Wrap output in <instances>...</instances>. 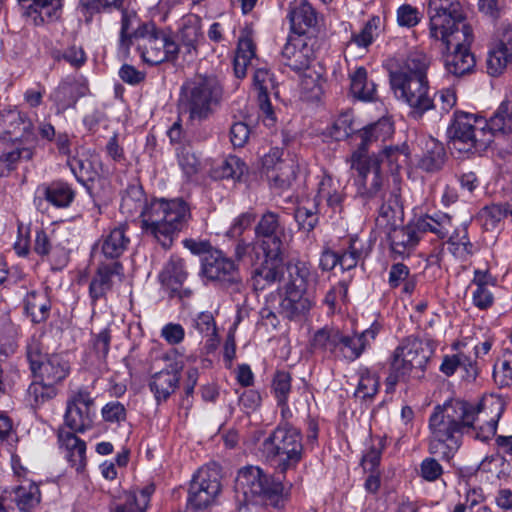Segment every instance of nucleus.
I'll return each mask as SVG.
<instances>
[{
	"instance_id": "obj_1",
	"label": "nucleus",
	"mask_w": 512,
	"mask_h": 512,
	"mask_svg": "<svg viewBox=\"0 0 512 512\" xmlns=\"http://www.w3.org/2000/svg\"><path fill=\"white\" fill-rule=\"evenodd\" d=\"M120 211L130 217L139 213L143 235L165 250L172 247L175 238L188 226L191 218L189 205L182 198L153 199L147 203L142 186L137 184L129 185L124 191Z\"/></svg>"
},
{
	"instance_id": "obj_2",
	"label": "nucleus",
	"mask_w": 512,
	"mask_h": 512,
	"mask_svg": "<svg viewBox=\"0 0 512 512\" xmlns=\"http://www.w3.org/2000/svg\"><path fill=\"white\" fill-rule=\"evenodd\" d=\"M430 37L440 40L447 54L444 55L446 71L456 77L470 73L476 61L470 51L473 30L459 0H429Z\"/></svg>"
},
{
	"instance_id": "obj_3",
	"label": "nucleus",
	"mask_w": 512,
	"mask_h": 512,
	"mask_svg": "<svg viewBox=\"0 0 512 512\" xmlns=\"http://www.w3.org/2000/svg\"><path fill=\"white\" fill-rule=\"evenodd\" d=\"M480 410V405L459 400L435 407L429 418V452L446 461L452 459L462 444L463 434L470 432Z\"/></svg>"
},
{
	"instance_id": "obj_4",
	"label": "nucleus",
	"mask_w": 512,
	"mask_h": 512,
	"mask_svg": "<svg viewBox=\"0 0 512 512\" xmlns=\"http://www.w3.org/2000/svg\"><path fill=\"white\" fill-rule=\"evenodd\" d=\"M136 47L141 59L150 65L177 59L180 47L153 22L139 23L136 14L122 12L119 49L128 55Z\"/></svg>"
},
{
	"instance_id": "obj_5",
	"label": "nucleus",
	"mask_w": 512,
	"mask_h": 512,
	"mask_svg": "<svg viewBox=\"0 0 512 512\" xmlns=\"http://www.w3.org/2000/svg\"><path fill=\"white\" fill-rule=\"evenodd\" d=\"M429 65L430 60L425 54L415 52L389 74L395 96L409 106V116L415 120L422 119L426 112L435 108L427 78Z\"/></svg>"
},
{
	"instance_id": "obj_6",
	"label": "nucleus",
	"mask_w": 512,
	"mask_h": 512,
	"mask_svg": "<svg viewBox=\"0 0 512 512\" xmlns=\"http://www.w3.org/2000/svg\"><path fill=\"white\" fill-rule=\"evenodd\" d=\"M254 231L264 259L254 268L252 277L255 288L263 290L283 276L287 233L279 214L273 211H266L261 216Z\"/></svg>"
},
{
	"instance_id": "obj_7",
	"label": "nucleus",
	"mask_w": 512,
	"mask_h": 512,
	"mask_svg": "<svg viewBox=\"0 0 512 512\" xmlns=\"http://www.w3.org/2000/svg\"><path fill=\"white\" fill-rule=\"evenodd\" d=\"M235 499L240 505H264L278 508L284 502V485L280 479L264 473L256 466L239 470L234 485Z\"/></svg>"
},
{
	"instance_id": "obj_8",
	"label": "nucleus",
	"mask_w": 512,
	"mask_h": 512,
	"mask_svg": "<svg viewBox=\"0 0 512 512\" xmlns=\"http://www.w3.org/2000/svg\"><path fill=\"white\" fill-rule=\"evenodd\" d=\"M222 97L223 87L216 76L196 74L183 83L180 102L190 120L204 121L220 106Z\"/></svg>"
},
{
	"instance_id": "obj_9",
	"label": "nucleus",
	"mask_w": 512,
	"mask_h": 512,
	"mask_svg": "<svg viewBox=\"0 0 512 512\" xmlns=\"http://www.w3.org/2000/svg\"><path fill=\"white\" fill-rule=\"evenodd\" d=\"M266 458L275 469L285 474L302 460L304 447L301 431L288 422H281L263 442Z\"/></svg>"
},
{
	"instance_id": "obj_10",
	"label": "nucleus",
	"mask_w": 512,
	"mask_h": 512,
	"mask_svg": "<svg viewBox=\"0 0 512 512\" xmlns=\"http://www.w3.org/2000/svg\"><path fill=\"white\" fill-rule=\"evenodd\" d=\"M481 123L482 120H478L473 114L456 111L447 128L451 148L467 156L485 151L493 139L486 126H478Z\"/></svg>"
},
{
	"instance_id": "obj_11",
	"label": "nucleus",
	"mask_w": 512,
	"mask_h": 512,
	"mask_svg": "<svg viewBox=\"0 0 512 512\" xmlns=\"http://www.w3.org/2000/svg\"><path fill=\"white\" fill-rule=\"evenodd\" d=\"M433 348L416 337L409 336L402 340L393 352L388 380L395 383L399 378L410 375L413 371L423 373L433 355Z\"/></svg>"
},
{
	"instance_id": "obj_12",
	"label": "nucleus",
	"mask_w": 512,
	"mask_h": 512,
	"mask_svg": "<svg viewBox=\"0 0 512 512\" xmlns=\"http://www.w3.org/2000/svg\"><path fill=\"white\" fill-rule=\"evenodd\" d=\"M26 354L35 379L58 388L70 373L69 362L60 354H43L38 341L33 340L27 345Z\"/></svg>"
},
{
	"instance_id": "obj_13",
	"label": "nucleus",
	"mask_w": 512,
	"mask_h": 512,
	"mask_svg": "<svg viewBox=\"0 0 512 512\" xmlns=\"http://www.w3.org/2000/svg\"><path fill=\"white\" fill-rule=\"evenodd\" d=\"M200 274L207 280L229 289L231 293H240L244 288L236 263L217 249L202 258Z\"/></svg>"
},
{
	"instance_id": "obj_14",
	"label": "nucleus",
	"mask_w": 512,
	"mask_h": 512,
	"mask_svg": "<svg viewBox=\"0 0 512 512\" xmlns=\"http://www.w3.org/2000/svg\"><path fill=\"white\" fill-rule=\"evenodd\" d=\"M359 166H352L351 169L357 172L355 183L357 195L365 202L380 198L384 193V176L380 167L379 159H371L369 162H359Z\"/></svg>"
},
{
	"instance_id": "obj_15",
	"label": "nucleus",
	"mask_w": 512,
	"mask_h": 512,
	"mask_svg": "<svg viewBox=\"0 0 512 512\" xmlns=\"http://www.w3.org/2000/svg\"><path fill=\"white\" fill-rule=\"evenodd\" d=\"M393 134L392 123L385 118L357 129L355 135L360 139L357 149L352 153L350 162L352 166H359V162H369L371 159H379L376 155L369 156L370 147L377 142H384Z\"/></svg>"
},
{
	"instance_id": "obj_16",
	"label": "nucleus",
	"mask_w": 512,
	"mask_h": 512,
	"mask_svg": "<svg viewBox=\"0 0 512 512\" xmlns=\"http://www.w3.org/2000/svg\"><path fill=\"white\" fill-rule=\"evenodd\" d=\"M220 491L218 473L215 470L201 468L190 483L188 504L195 509L206 508Z\"/></svg>"
},
{
	"instance_id": "obj_17",
	"label": "nucleus",
	"mask_w": 512,
	"mask_h": 512,
	"mask_svg": "<svg viewBox=\"0 0 512 512\" xmlns=\"http://www.w3.org/2000/svg\"><path fill=\"white\" fill-rule=\"evenodd\" d=\"M41 498L39 487L32 482L0 493V512H29Z\"/></svg>"
},
{
	"instance_id": "obj_18",
	"label": "nucleus",
	"mask_w": 512,
	"mask_h": 512,
	"mask_svg": "<svg viewBox=\"0 0 512 512\" xmlns=\"http://www.w3.org/2000/svg\"><path fill=\"white\" fill-rule=\"evenodd\" d=\"M284 282L285 291L306 292L316 282V273L308 263L303 261L284 262L283 276L276 282Z\"/></svg>"
},
{
	"instance_id": "obj_19",
	"label": "nucleus",
	"mask_w": 512,
	"mask_h": 512,
	"mask_svg": "<svg viewBox=\"0 0 512 512\" xmlns=\"http://www.w3.org/2000/svg\"><path fill=\"white\" fill-rule=\"evenodd\" d=\"M391 252L401 258L409 256L420 241V236L413 220L404 226H393L389 233Z\"/></svg>"
},
{
	"instance_id": "obj_20",
	"label": "nucleus",
	"mask_w": 512,
	"mask_h": 512,
	"mask_svg": "<svg viewBox=\"0 0 512 512\" xmlns=\"http://www.w3.org/2000/svg\"><path fill=\"white\" fill-rule=\"evenodd\" d=\"M24 14L33 19L35 25L60 18L63 0H18Z\"/></svg>"
},
{
	"instance_id": "obj_21",
	"label": "nucleus",
	"mask_w": 512,
	"mask_h": 512,
	"mask_svg": "<svg viewBox=\"0 0 512 512\" xmlns=\"http://www.w3.org/2000/svg\"><path fill=\"white\" fill-rule=\"evenodd\" d=\"M123 266L115 261L111 264H102L98 267L89 285V296L94 306L99 299L105 298L112 289V277L122 273Z\"/></svg>"
},
{
	"instance_id": "obj_22",
	"label": "nucleus",
	"mask_w": 512,
	"mask_h": 512,
	"mask_svg": "<svg viewBox=\"0 0 512 512\" xmlns=\"http://www.w3.org/2000/svg\"><path fill=\"white\" fill-rule=\"evenodd\" d=\"M254 86L258 92V102L260 109L266 114L268 118L274 120L273 109L270 102V94L272 93L276 98L279 96L278 83L273 73L269 70L260 68L254 73Z\"/></svg>"
},
{
	"instance_id": "obj_23",
	"label": "nucleus",
	"mask_w": 512,
	"mask_h": 512,
	"mask_svg": "<svg viewBox=\"0 0 512 512\" xmlns=\"http://www.w3.org/2000/svg\"><path fill=\"white\" fill-rule=\"evenodd\" d=\"M422 155L418 166L427 173L440 171L447 160V154L443 143L433 137L421 139Z\"/></svg>"
},
{
	"instance_id": "obj_24",
	"label": "nucleus",
	"mask_w": 512,
	"mask_h": 512,
	"mask_svg": "<svg viewBox=\"0 0 512 512\" xmlns=\"http://www.w3.org/2000/svg\"><path fill=\"white\" fill-rule=\"evenodd\" d=\"M75 195V191L68 183L53 181L43 186L42 197H35L34 205L40 210L44 201H47L57 208H67L74 201Z\"/></svg>"
},
{
	"instance_id": "obj_25",
	"label": "nucleus",
	"mask_w": 512,
	"mask_h": 512,
	"mask_svg": "<svg viewBox=\"0 0 512 512\" xmlns=\"http://www.w3.org/2000/svg\"><path fill=\"white\" fill-rule=\"evenodd\" d=\"M287 18L290 22L291 31L298 35L307 34L318 23L316 10L306 0L290 6Z\"/></svg>"
},
{
	"instance_id": "obj_26",
	"label": "nucleus",
	"mask_w": 512,
	"mask_h": 512,
	"mask_svg": "<svg viewBox=\"0 0 512 512\" xmlns=\"http://www.w3.org/2000/svg\"><path fill=\"white\" fill-rule=\"evenodd\" d=\"M341 332L340 329L329 326L318 329L310 341L312 350L324 358L336 360Z\"/></svg>"
},
{
	"instance_id": "obj_27",
	"label": "nucleus",
	"mask_w": 512,
	"mask_h": 512,
	"mask_svg": "<svg viewBox=\"0 0 512 512\" xmlns=\"http://www.w3.org/2000/svg\"><path fill=\"white\" fill-rule=\"evenodd\" d=\"M58 441L61 447L66 450V458L75 468L77 473L84 471L86 467V444L78 438L75 433L60 430L58 433Z\"/></svg>"
},
{
	"instance_id": "obj_28",
	"label": "nucleus",
	"mask_w": 512,
	"mask_h": 512,
	"mask_svg": "<svg viewBox=\"0 0 512 512\" xmlns=\"http://www.w3.org/2000/svg\"><path fill=\"white\" fill-rule=\"evenodd\" d=\"M313 305L308 293L285 291L280 302V313L289 320H301L310 311Z\"/></svg>"
},
{
	"instance_id": "obj_29",
	"label": "nucleus",
	"mask_w": 512,
	"mask_h": 512,
	"mask_svg": "<svg viewBox=\"0 0 512 512\" xmlns=\"http://www.w3.org/2000/svg\"><path fill=\"white\" fill-rule=\"evenodd\" d=\"M188 277L185 260L178 255H171L159 274L163 286L170 291H177Z\"/></svg>"
},
{
	"instance_id": "obj_30",
	"label": "nucleus",
	"mask_w": 512,
	"mask_h": 512,
	"mask_svg": "<svg viewBox=\"0 0 512 512\" xmlns=\"http://www.w3.org/2000/svg\"><path fill=\"white\" fill-rule=\"evenodd\" d=\"M344 197L339 182L334 180L330 175H324L319 182L317 195L315 196L316 206L325 202L333 212L341 213L343 210Z\"/></svg>"
},
{
	"instance_id": "obj_31",
	"label": "nucleus",
	"mask_w": 512,
	"mask_h": 512,
	"mask_svg": "<svg viewBox=\"0 0 512 512\" xmlns=\"http://www.w3.org/2000/svg\"><path fill=\"white\" fill-rule=\"evenodd\" d=\"M180 381V371L162 370L152 375L149 383L150 390L153 392L158 403L166 401L178 387Z\"/></svg>"
},
{
	"instance_id": "obj_32",
	"label": "nucleus",
	"mask_w": 512,
	"mask_h": 512,
	"mask_svg": "<svg viewBox=\"0 0 512 512\" xmlns=\"http://www.w3.org/2000/svg\"><path fill=\"white\" fill-rule=\"evenodd\" d=\"M414 225L420 238L427 233L435 234L439 239L449 235L452 228L451 217L444 213H437L434 216H421L413 219Z\"/></svg>"
},
{
	"instance_id": "obj_33",
	"label": "nucleus",
	"mask_w": 512,
	"mask_h": 512,
	"mask_svg": "<svg viewBox=\"0 0 512 512\" xmlns=\"http://www.w3.org/2000/svg\"><path fill=\"white\" fill-rule=\"evenodd\" d=\"M299 166L292 157H287L286 161L267 172V178L270 186L281 192L289 190L296 181Z\"/></svg>"
},
{
	"instance_id": "obj_34",
	"label": "nucleus",
	"mask_w": 512,
	"mask_h": 512,
	"mask_svg": "<svg viewBox=\"0 0 512 512\" xmlns=\"http://www.w3.org/2000/svg\"><path fill=\"white\" fill-rule=\"evenodd\" d=\"M507 42L500 40L487 58V70L491 76L500 75L507 64L512 61V31L504 34Z\"/></svg>"
},
{
	"instance_id": "obj_35",
	"label": "nucleus",
	"mask_w": 512,
	"mask_h": 512,
	"mask_svg": "<svg viewBox=\"0 0 512 512\" xmlns=\"http://www.w3.org/2000/svg\"><path fill=\"white\" fill-rule=\"evenodd\" d=\"M126 230L127 225H120L103 236L101 251L107 259H117L127 250L130 239Z\"/></svg>"
},
{
	"instance_id": "obj_36",
	"label": "nucleus",
	"mask_w": 512,
	"mask_h": 512,
	"mask_svg": "<svg viewBox=\"0 0 512 512\" xmlns=\"http://www.w3.org/2000/svg\"><path fill=\"white\" fill-rule=\"evenodd\" d=\"M371 252V245L354 236L348 240V246L339 252L340 267L343 271L355 268Z\"/></svg>"
},
{
	"instance_id": "obj_37",
	"label": "nucleus",
	"mask_w": 512,
	"mask_h": 512,
	"mask_svg": "<svg viewBox=\"0 0 512 512\" xmlns=\"http://www.w3.org/2000/svg\"><path fill=\"white\" fill-rule=\"evenodd\" d=\"M379 199L381 204L378 209V224L394 226L396 218L403 212L399 193L397 191H388V193H384Z\"/></svg>"
},
{
	"instance_id": "obj_38",
	"label": "nucleus",
	"mask_w": 512,
	"mask_h": 512,
	"mask_svg": "<svg viewBox=\"0 0 512 512\" xmlns=\"http://www.w3.org/2000/svg\"><path fill=\"white\" fill-rule=\"evenodd\" d=\"M24 308L32 322L41 323L48 319L51 303L45 293L31 291L24 300Z\"/></svg>"
},
{
	"instance_id": "obj_39",
	"label": "nucleus",
	"mask_w": 512,
	"mask_h": 512,
	"mask_svg": "<svg viewBox=\"0 0 512 512\" xmlns=\"http://www.w3.org/2000/svg\"><path fill=\"white\" fill-rule=\"evenodd\" d=\"M350 92L362 101H373L376 98V84L368 80L367 70L364 67H358L350 75Z\"/></svg>"
},
{
	"instance_id": "obj_40",
	"label": "nucleus",
	"mask_w": 512,
	"mask_h": 512,
	"mask_svg": "<svg viewBox=\"0 0 512 512\" xmlns=\"http://www.w3.org/2000/svg\"><path fill=\"white\" fill-rule=\"evenodd\" d=\"M485 126L492 134L496 133L508 134L512 132V100H504L501 102L493 116L489 121L485 122Z\"/></svg>"
},
{
	"instance_id": "obj_41",
	"label": "nucleus",
	"mask_w": 512,
	"mask_h": 512,
	"mask_svg": "<svg viewBox=\"0 0 512 512\" xmlns=\"http://www.w3.org/2000/svg\"><path fill=\"white\" fill-rule=\"evenodd\" d=\"M33 149L29 147L19 146L13 143L11 149H6L0 155V177H7L14 171L21 159L31 160L33 157Z\"/></svg>"
},
{
	"instance_id": "obj_42",
	"label": "nucleus",
	"mask_w": 512,
	"mask_h": 512,
	"mask_svg": "<svg viewBox=\"0 0 512 512\" xmlns=\"http://www.w3.org/2000/svg\"><path fill=\"white\" fill-rule=\"evenodd\" d=\"M64 419L66 426L73 433H82L93 425L91 411L84 409V407H76L75 405H67Z\"/></svg>"
},
{
	"instance_id": "obj_43",
	"label": "nucleus",
	"mask_w": 512,
	"mask_h": 512,
	"mask_svg": "<svg viewBox=\"0 0 512 512\" xmlns=\"http://www.w3.org/2000/svg\"><path fill=\"white\" fill-rule=\"evenodd\" d=\"M281 62L296 72L303 71L310 66V58L305 53V48L298 49L290 42H287L282 49Z\"/></svg>"
},
{
	"instance_id": "obj_44",
	"label": "nucleus",
	"mask_w": 512,
	"mask_h": 512,
	"mask_svg": "<svg viewBox=\"0 0 512 512\" xmlns=\"http://www.w3.org/2000/svg\"><path fill=\"white\" fill-rule=\"evenodd\" d=\"M340 339L336 357L338 361L353 362L366 350L356 333L350 336L341 332Z\"/></svg>"
},
{
	"instance_id": "obj_45",
	"label": "nucleus",
	"mask_w": 512,
	"mask_h": 512,
	"mask_svg": "<svg viewBox=\"0 0 512 512\" xmlns=\"http://www.w3.org/2000/svg\"><path fill=\"white\" fill-rule=\"evenodd\" d=\"M58 394V388L41 379H35L27 389L28 400L32 407L38 408L45 402L52 400Z\"/></svg>"
},
{
	"instance_id": "obj_46",
	"label": "nucleus",
	"mask_w": 512,
	"mask_h": 512,
	"mask_svg": "<svg viewBox=\"0 0 512 512\" xmlns=\"http://www.w3.org/2000/svg\"><path fill=\"white\" fill-rule=\"evenodd\" d=\"M379 386V376L375 372H372L368 368L360 369L355 397L361 400H371L378 393Z\"/></svg>"
},
{
	"instance_id": "obj_47",
	"label": "nucleus",
	"mask_w": 512,
	"mask_h": 512,
	"mask_svg": "<svg viewBox=\"0 0 512 512\" xmlns=\"http://www.w3.org/2000/svg\"><path fill=\"white\" fill-rule=\"evenodd\" d=\"M67 165L76 177L77 181L85 184L86 181H93L98 175L94 169L92 162L85 154L69 156Z\"/></svg>"
},
{
	"instance_id": "obj_48",
	"label": "nucleus",
	"mask_w": 512,
	"mask_h": 512,
	"mask_svg": "<svg viewBox=\"0 0 512 512\" xmlns=\"http://www.w3.org/2000/svg\"><path fill=\"white\" fill-rule=\"evenodd\" d=\"M356 131L353 114L351 112H344L332 124L330 135L336 141H341L354 135Z\"/></svg>"
},
{
	"instance_id": "obj_49",
	"label": "nucleus",
	"mask_w": 512,
	"mask_h": 512,
	"mask_svg": "<svg viewBox=\"0 0 512 512\" xmlns=\"http://www.w3.org/2000/svg\"><path fill=\"white\" fill-rule=\"evenodd\" d=\"M55 61L64 60L75 68H79L86 62V54L82 47L72 45L64 51L55 49L51 53Z\"/></svg>"
},
{
	"instance_id": "obj_50",
	"label": "nucleus",
	"mask_w": 512,
	"mask_h": 512,
	"mask_svg": "<svg viewBox=\"0 0 512 512\" xmlns=\"http://www.w3.org/2000/svg\"><path fill=\"white\" fill-rule=\"evenodd\" d=\"M380 23L379 17H372L363 27V29L358 34H353L351 40L347 44V48L352 45H357L358 47L367 48L374 39V31L378 28Z\"/></svg>"
},
{
	"instance_id": "obj_51",
	"label": "nucleus",
	"mask_w": 512,
	"mask_h": 512,
	"mask_svg": "<svg viewBox=\"0 0 512 512\" xmlns=\"http://www.w3.org/2000/svg\"><path fill=\"white\" fill-rule=\"evenodd\" d=\"M316 207L317 206L315 205L313 208H296L294 218L298 224L299 230L309 233L317 226L319 217L317 215Z\"/></svg>"
},
{
	"instance_id": "obj_52",
	"label": "nucleus",
	"mask_w": 512,
	"mask_h": 512,
	"mask_svg": "<svg viewBox=\"0 0 512 512\" xmlns=\"http://www.w3.org/2000/svg\"><path fill=\"white\" fill-rule=\"evenodd\" d=\"M11 123L17 126H22L19 130L22 132L20 137H15L14 144L21 146L22 142H29L35 140V133L33 130L32 122L19 112H11Z\"/></svg>"
},
{
	"instance_id": "obj_53",
	"label": "nucleus",
	"mask_w": 512,
	"mask_h": 512,
	"mask_svg": "<svg viewBox=\"0 0 512 512\" xmlns=\"http://www.w3.org/2000/svg\"><path fill=\"white\" fill-rule=\"evenodd\" d=\"M273 390L278 404H284L288 400L291 390V376L286 371H278L273 379Z\"/></svg>"
},
{
	"instance_id": "obj_54",
	"label": "nucleus",
	"mask_w": 512,
	"mask_h": 512,
	"mask_svg": "<svg viewBox=\"0 0 512 512\" xmlns=\"http://www.w3.org/2000/svg\"><path fill=\"white\" fill-rule=\"evenodd\" d=\"M422 17L418 8L410 4H403L397 9V23L401 27H415L420 23Z\"/></svg>"
},
{
	"instance_id": "obj_55",
	"label": "nucleus",
	"mask_w": 512,
	"mask_h": 512,
	"mask_svg": "<svg viewBox=\"0 0 512 512\" xmlns=\"http://www.w3.org/2000/svg\"><path fill=\"white\" fill-rule=\"evenodd\" d=\"M221 177L239 180L246 171L245 163L237 156L227 157L220 166Z\"/></svg>"
},
{
	"instance_id": "obj_56",
	"label": "nucleus",
	"mask_w": 512,
	"mask_h": 512,
	"mask_svg": "<svg viewBox=\"0 0 512 512\" xmlns=\"http://www.w3.org/2000/svg\"><path fill=\"white\" fill-rule=\"evenodd\" d=\"M493 379L499 387H507L512 384V354L509 355V358L494 365Z\"/></svg>"
},
{
	"instance_id": "obj_57",
	"label": "nucleus",
	"mask_w": 512,
	"mask_h": 512,
	"mask_svg": "<svg viewBox=\"0 0 512 512\" xmlns=\"http://www.w3.org/2000/svg\"><path fill=\"white\" fill-rule=\"evenodd\" d=\"M178 163L187 176L196 174L200 167L199 159L188 148H182L178 152Z\"/></svg>"
},
{
	"instance_id": "obj_58",
	"label": "nucleus",
	"mask_w": 512,
	"mask_h": 512,
	"mask_svg": "<svg viewBox=\"0 0 512 512\" xmlns=\"http://www.w3.org/2000/svg\"><path fill=\"white\" fill-rule=\"evenodd\" d=\"M506 216V211L500 205L486 206L481 211L484 227L494 229L497 224Z\"/></svg>"
},
{
	"instance_id": "obj_59",
	"label": "nucleus",
	"mask_w": 512,
	"mask_h": 512,
	"mask_svg": "<svg viewBox=\"0 0 512 512\" xmlns=\"http://www.w3.org/2000/svg\"><path fill=\"white\" fill-rule=\"evenodd\" d=\"M250 135L248 124L243 121L234 122L230 127V141L234 147H244Z\"/></svg>"
},
{
	"instance_id": "obj_60",
	"label": "nucleus",
	"mask_w": 512,
	"mask_h": 512,
	"mask_svg": "<svg viewBox=\"0 0 512 512\" xmlns=\"http://www.w3.org/2000/svg\"><path fill=\"white\" fill-rule=\"evenodd\" d=\"M101 413L106 422L120 423L126 419V409L123 404L117 401L107 403L102 408Z\"/></svg>"
},
{
	"instance_id": "obj_61",
	"label": "nucleus",
	"mask_w": 512,
	"mask_h": 512,
	"mask_svg": "<svg viewBox=\"0 0 512 512\" xmlns=\"http://www.w3.org/2000/svg\"><path fill=\"white\" fill-rule=\"evenodd\" d=\"M443 474V468L434 458H425L420 465V475L429 482L436 481Z\"/></svg>"
},
{
	"instance_id": "obj_62",
	"label": "nucleus",
	"mask_w": 512,
	"mask_h": 512,
	"mask_svg": "<svg viewBox=\"0 0 512 512\" xmlns=\"http://www.w3.org/2000/svg\"><path fill=\"white\" fill-rule=\"evenodd\" d=\"M254 220L255 215L251 212H244L240 214L233 221L231 227L227 231V235L232 238L241 236L242 233L252 224Z\"/></svg>"
},
{
	"instance_id": "obj_63",
	"label": "nucleus",
	"mask_w": 512,
	"mask_h": 512,
	"mask_svg": "<svg viewBox=\"0 0 512 512\" xmlns=\"http://www.w3.org/2000/svg\"><path fill=\"white\" fill-rule=\"evenodd\" d=\"M482 500L481 489H469L466 493L465 502L458 503L451 512H466V510L472 512L480 506Z\"/></svg>"
},
{
	"instance_id": "obj_64",
	"label": "nucleus",
	"mask_w": 512,
	"mask_h": 512,
	"mask_svg": "<svg viewBox=\"0 0 512 512\" xmlns=\"http://www.w3.org/2000/svg\"><path fill=\"white\" fill-rule=\"evenodd\" d=\"M121 80L130 85H138L144 81L146 73L136 69L134 66L124 64L119 70Z\"/></svg>"
}]
</instances>
